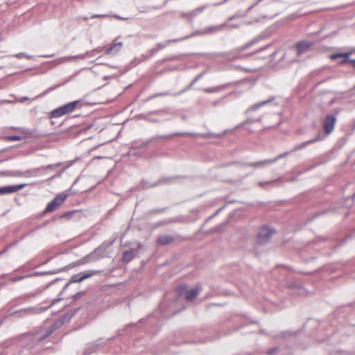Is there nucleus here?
<instances>
[{
	"label": "nucleus",
	"mask_w": 355,
	"mask_h": 355,
	"mask_svg": "<svg viewBox=\"0 0 355 355\" xmlns=\"http://www.w3.org/2000/svg\"><path fill=\"white\" fill-rule=\"evenodd\" d=\"M60 206L58 205V203L55 202V201H54L53 200H52L47 204L45 209L44 210V213H49L53 211L56 210Z\"/></svg>",
	"instance_id": "nucleus-29"
},
{
	"label": "nucleus",
	"mask_w": 355,
	"mask_h": 355,
	"mask_svg": "<svg viewBox=\"0 0 355 355\" xmlns=\"http://www.w3.org/2000/svg\"><path fill=\"white\" fill-rule=\"evenodd\" d=\"M15 57L17 58H21L23 57H25L28 59H31L32 58V55H26L25 53H19L15 55Z\"/></svg>",
	"instance_id": "nucleus-48"
},
{
	"label": "nucleus",
	"mask_w": 355,
	"mask_h": 355,
	"mask_svg": "<svg viewBox=\"0 0 355 355\" xmlns=\"http://www.w3.org/2000/svg\"><path fill=\"white\" fill-rule=\"evenodd\" d=\"M127 155L128 157H141V153L140 152L139 148L137 146H136V144H134L130 148V150L127 153Z\"/></svg>",
	"instance_id": "nucleus-28"
},
{
	"label": "nucleus",
	"mask_w": 355,
	"mask_h": 355,
	"mask_svg": "<svg viewBox=\"0 0 355 355\" xmlns=\"http://www.w3.org/2000/svg\"><path fill=\"white\" fill-rule=\"evenodd\" d=\"M62 172H63V171L57 173L56 175L51 176L50 178H49V180H51L57 177H60L62 175Z\"/></svg>",
	"instance_id": "nucleus-56"
},
{
	"label": "nucleus",
	"mask_w": 355,
	"mask_h": 355,
	"mask_svg": "<svg viewBox=\"0 0 355 355\" xmlns=\"http://www.w3.org/2000/svg\"><path fill=\"white\" fill-rule=\"evenodd\" d=\"M80 101H74L70 103H68L64 105H62V108L64 114L70 113L76 109L78 105H80Z\"/></svg>",
	"instance_id": "nucleus-17"
},
{
	"label": "nucleus",
	"mask_w": 355,
	"mask_h": 355,
	"mask_svg": "<svg viewBox=\"0 0 355 355\" xmlns=\"http://www.w3.org/2000/svg\"><path fill=\"white\" fill-rule=\"evenodd\" d=\"M171 135H172V137L175 136H184L186 135V132H175L171 134Z\"/></svg>",
	"instance_id": "nucleus-55"
},
{
	"label": "nucleus",
	"mask_w": 355,
	"mask_h": 355,
	"mask_svg": "<svg viewBox=\"0 0 355 355\" xmlns=\"http://www.w3.org/2000/svg\"><path fill=\"white\" fill-rule=\"evenodd\" d=\"M25 278H28V274L26 275H19V276H16L15 277H12L10 279V281L11 282H17L23 280Z\"/></svg>",
	"instance_id": "nucleus-41"
},
{
	"label": "nucleus",
	"mask_w": 355,
	"mask_h": 355,
	"mask_svg": "<svg viewBox=\"0 0 355 355\" xmlns=\"http://www.w3.org/2000/svg\"><path fill=\"white\" fill-rule=\"evenodd\" d=\"M29 99L28 97L27 96H24V97H21L19 99H18V102H20V103H24L26 101H28Z\"/></svg>",
	"instance_id": "nucleus-57"
},
{
	"label": "nucleus",
	"mask_w": 355,
	"mask_h": 355,
	"mask_svg": "<svg viewBox=\"0 0 355 355\" xmlns=\"http://www.w3.org/2000/svg\"><path fill=\"white\" fill-rule=\"evenodd\" d=\"M41 170H44V167H39L36 168L27 170L23 172L21 174L24 177H37L39 176L38 171Z\"/></svg>",
	"instance_id": "nucleus-23"
},
{
	"label": "nucleus",
	"mask_w": 355,
	"mask_h": 355,
	"mask_svg": "<svg viewBox=\"0 0 355 355\" xmlns=\"http://www.w3.org/2000/svg\"><path fill=\"white\" fill-rule=\"evenodd\" d=\"M227 85L228 84H224L216 87H207L204 89V91L207 93H216L220 92L223 89H225L227 87Z\"/></svg>",
	"instance_id": "nucleus-26"
},
{
	"label": "nucleus",
	"mask_w": 355,
	"mask_h": 355,
	"mask_svg": "<svg viewBox=\"0 0 355 355\" xmlns=\"http://www.w3.org/2000/svg\"><path fill=\"white\" fill-rule=\"evenodd\" d=\"M62 164V163L61 162H58V163H56L55 164H49V165H46L44 167V169H48V168H52V169H54L60 166H61Z\"/></svg>",
	"instance_id": "nucleus-47"
},
{
	"label": "nucleus",
	"mask_w": 355,
	"mask_h": 355,
	"mask_svg": "<svg viewBox=\"0 0 355 355\" xmlns=\"http://www.w3.org/2000/svg\"><path fill=\"white\" fill-rule=\"evenodd\" d=\"M110 15L107 14H95L93 15L91 18L95 19V18H106L108 17Z\"/></svg>",
	"instance_id": "nucleus-50"
},
{
	"label": "nucleus",
	"mask_w": 355,
	"mask_h": 355,
	"mask_svg": "<svg viewBox=\"0 0 355 355\" xmlns=\"http://www.w3.org/2000/svg\"><path fill=\"white\" fill-rule=\"evenodd\" d=\"M201 291L200 287L187 290L186 285H180L177 288L176 293L179 297L184 295L187 300L193 301Z\"/></svg>",
	"instance_id": "nucleus-1"
},
{
	"label": "nucleus",
	"mask_w": 355,
	"mask_h": 355,
	"mask_svg": "<svg viewBox=\"0 0 355 355\" xmlns=\"http://www.w3.org/2000/svg\"><path fill=\"white\" fill-rule=\"evenodd\" d=\"M348 62L352 63L353 64V67L355 69V60L354 59H351L350 58V60L348 61Z\"/></svg>",
	"instance_id": "nucleus-64"
},
{
	"label": "nucleus",
	"mask_w": 355,
	"mask_h": 355,
	"mask_svg": "<svg viewBox=\"0 0 355 355\" xmlns=\"http://www.w3.org/2000/svg\"><path fill=\"white\" fill-rule=\"evenodd\" d=\"M37 312V309L35 307H28L26 309H22L19 311H15L12 313V315L14 316H21L23 313L25 315H30L32 313H35Z\"/></svg>",
	"instance_id": "nucleus-21"
},
{
	"label": "nucleus",
	"mask_w": 355,
	"mask_h": 355,
	"mask_svg": "<svg viewBox=\"0 0 355 355\" xmlns=\"http://www.w3.org/2000/svg\"><path fill=\"white\" fill-rule=\"evenodd\" d=\"M339 112V110H336L335 114H327L323 121V128L325 131L326 135H329L334 130L336 119H337V114Z\"/></svg>",
	"instance_id": "nucleus-4"
},
{
	"label": "nucleus",
	"mask_w": 355,
	"mask_h": 355,
	"mask_svg": "<svg viewBox=\"0 0 355 355\" xmlns=\"http://www.w3.org/2000/svg\"><path fill=\"white\" fill-rule=\"evenodd\" d=\"M295 289H296L297 294H298V295H304L306 293L304 288H303L301 286H297Z\"/></svg>",
	"instance_id": "nucleus-45"
},
{
	"label": "nucleus",
	"mask_w": 355,
	"mask_h": 355,
	"mask_svg": "<svg viewBox=\"0 0 355 355\" xmlns=\"http://www.w3.org/2000/svg\"><path fill=\"white\" fill-rule=\"evenodd\" d=\"M227 26V23L221 24L217 26H210L205 28L202 30L197 31L194 33L189 35V36L192 37L195 35H209L214 34L218 32L222 31Z\"/></svg>",
	"instance_id": "nucleus-6"
},
{
	"label": "nucleus",
	"mask_w": 355,
	"mask_h": 355,
	"mask_svg": "<svg viewBox=\"0 0 355 355\" xmlns=\"http://www.w3.org/2000/svg\"><path fill=\"white\" fill-rule=\"evenodd\" d=\"M190 36H185V37H180V38H177V39H172V40H166L164 43H158L157 44V49H153V51H156L159 49H164L165 48L166 46H168L169 44L172 43V42H179V41H182V40H186L187 38H189Z\"/></svg>",
	"instance_id": "nucleus-20"
},
{
	"label": "nucleus",
	"mask_w": 355,
	"mask_h": 355,
	"mask_svg": "<svg viewBox=\"0 0 355 355\" xmlns=\"http://www.w3.org/2000/svg\"><path fill=\"white\" fill-rule=\"evenodd\" d=\"M273 100H274V98H270L268 100L263 101H261V102L257 103L256 104H254L253 105H252L250 107H249L246 110V114H250L251 112H255L256 110H257L261 107L271 103Z\"/></svg>",
	"instance_id": "nucleus-15"
},
{
	"label": "nucleus",
	"mask_w": 355,
	"mask_h": 355,
	"mask_svg": "<svg viewBox=\"0 0 355 355\" xmlns=\"http://www.w3.org/2000/svg\"><path fill=\"white\" fill-rule=\"evenodd\" d=\"M291 152V151H288V152H285V153H281L279 154L277 157L273 158V159H270V160H274V163H275L277 161H278L279 159L281 158H283V157H286L287 155H288Z\"/></svg>",
	"instance_id": "nucleus-42"
},
{
	"label": "nucleus",
	"mask_w": 355,
	"mask_h": 355,
	"mask_svg": "<svg viewBox=\"0 0 355 355\" xmlns=\"http://www.w3.org/2000/svg\"><path fill=\"white\" fill-rule=\"evenodd\" d=\"M351 54H352L351 52H347V53H334V54L331 55L330 58L332 60H336L339 58H343V59L340 61V63L341 64H343L348 62V61L350 60L349 56Z\"/></svg>",
	"instance_id": "nucleus-18"
},
{
	"label": "nucleus",
	"mask_w": 355,
	"mask_h": 355,
	"mask_svg": "<svg viewBox=\"0 0 355 355\" xmlns=\"http://www.w3.org/2000/svg\"><path fill=\"white\" fill-rule=\"evenodd\" d=\"M274 164V160H270V159L259 161L256 162H246L241 163V164L243 166H252L255 168H263L267 165Z\"/></svg>",
	"instance_id": "nucleus-14"
},
{
	"label": "nucleus",
	"mask_w": 355,
	"mask_h": 355,
	"mask_svg": "<svg viewBox=\"0 0 355 355\" xmlns=\"http://www.w3.org/2000/svg\"><path fill=\"white\" fill-rule=\"evenodd\" d=\"M105 254L106 253L102 249H101L100 246L90 253L94 261L105 257Z\"/></svg>",
	"instance_id": "nucleus-22"
},
{
	"label": "nucleus",
	"mask_w": 355,
	"mask_h": 355,
	"mask_svg": "<svg viewBox=\"0 0 355 355\" xmlns=\"http://www.w3.org/2000/svg\"><path fill=\"white\" fill-rule=\"evenodd\" d=\"M202 76V73H200L198 74L191 82V83L189 84V85H188L186 88H184V89H182V91H180V92H178V93H175L174 95L175 96H178V95H180V94H182V93H184V92L187 91L188 89H189Z\"/></svg>",
	"instance_id": "nucleus-33"
},
{
	"label": "nucleus",
	"mask_w": 355,
	"mask_h": 355,
	"mask_svg": "<svg viewBox=\"0 0 355 355\" xmlns=\"http://www.w3.org/2000/svg\"><path fill=\"white\" fill-rule=\"evenodd\" d=\"M76 58L85 60L87 58V56H86L85 53L79 54V55H68V56L60 58L57 59L55 62L58 64H60L65 63V62H69Z\"/></svg>",
	"instance_id": "nucleus-12"
},
{
	"label": "nucleus",
	"mask_w": 355,
	"mask_h": 355,
	"mask_svg": "<svg viewBox=\"0 0 355 355\" xmlns=\"http://www.w3.org/2000/svg\"><path fill=\"white\" fill-rule=\"evenodd\" d=\"M101 51V48H97L96 49L85 52L87 58L95 56L96 52H100Z\"/></svg>",
	"instance_id": "nucleus-39"
},
{
	"label": "nucleus",
	"mask_w": 355,
	"mask_h": 355,
	"mask_svg": "<svg viewBox=\"0 0 355 355\" xmlns=\"http://www.w3.org/2000/svg\"><path fill=\"white\" fill-rule=\"evenodd\" d=\"M186 135L191 136V137H200L205 139H208L210 137H219L223 135V134H215L213 132H207V133H196L192 132H186Z\"/></svg>",
	"instance_id": "nucleus-16"
},
{
	"label": "nucleus",
	"mask_w": 355,
	"mask_h": 355,
	"mask_svg": "<svg viewBox=\"0 0 355 355\" xmlns=\"http://www.w3.org/2000/svg\"><path fill=\"white\" fill-rule=\"evenodd\" d=\"M277 180H271V181H266V182H258V185L261 187H265L266 185L267 184H272L275 182H276Z\"/></svg>",
	"instance_id": "nucleus-49"
},
{
	"label": "nucleus",
	"mask_w": 355,
	"mask_h": 355,
	"mask_svg": "<svg viewBox=\"0 0 355 355\" xmlns=\"http://www.w3.org/2000/svg\"><path fill=\"white\" fill-rule=\"evenodd\" d=\"M6 139L8 141H21L22 139L21 137L17 135H11L7 136Z\"/></svg>",
	"instance_id": "nucleus-44"
},
{
	"label": "nucleus",
	"mask_w": 355,
	"mask_h": 355,
	"mask_svg": "<svg viewBox=\"0 0 355 355\" xmlns=\"http://www.w3.org/2000/svg\"><path fill=\"white\" fill-rule=\"evenodd\" d=\"M330 355H353V354L349 352H347L337 351V352L331 353Z\"/></svg>",
	"instance_id": "nucleus-46"
},
{
	"label": "nucleus",
	"mask_w": 355,
	"mask_h": 355,
	"mask_svg": "<svg viewBox=\"0 0 355 355\" xmlns=\"http://www.w3.org/2000/svg\"><path fill=\"white\" fill-rule=\"evenodd\" d=\"M12 128L14 129V130H21L23 132H26V129L24 128H21V127H12Z\"/></svg>",
	"instance_id": "nucleus-60"
},
{
	"label": "nucleus",
	"mask_w": 355,
	"mask_h": 355,
	"mask_svg": "<svg viewBox=\"0 0 355 355\" xmlns=\"http://www.w3.org/2000/svg\"><path fill=\"white\" fill-rule=\"evenodd\" d=\"M112 339V338L107 340L99 338L93 343H89L85 349L83 355H90L91 354L97 352L102 346L105 345L107 343Z\"/></svg>",
	"instance_id": "nucleus-3"
},
{
	"label": "nucleus",
	"mask_w": 355,
	"mask_h": 355,
	"mask_svg": "<svg viewBox=\"0 0 355 355\" xmlns=\"http://www.w3.org/2000/svg\"><path fill=\"white\" fill-rule=\"evenodd\" d=\"M168 95H171V93L168 92H160V93H156L150 96H149L148 98V100H151V99H153L155 98H157V97H159V96H168Z\"/></svg>",
	"instance_id": "nucleus-38"
},
{
	"label": "nucleus",
	"mask_w": 355,
	"mask_h": 355,
	"mask_svg": "<svg viewBox=\"0 0 355 355\" xmlns=\"http://www.w3.org/2000/svg\"><path fill=\"white\" fill-rule=\"evenodd\" d=\"M260 40H261V38H259V37H255V38L252 39V40L249 41L244 46H243L240 48L236 49L232 51L231 52L223 53L221 54V55L228 58H233V59L241 58L242 57L241 55L242 51H243L244 50L247 49L248 48L252 46V45L257 44Z\"/></svg>",
	"instance_id": "nucleus-2"
},
{
	"label": "nucleus",
	"mask_w": 355,
	"mask_h": 355,
	"mask_svg": "<svg viewBox=\"0 0 355 355\" xmlns=\"http://www.w3.org/2000/svg\"><path fill=\"white\" fill-rule=\"evenodd\" d=\"M226 27H228L230 28H238L239 25H236V24H227Z\"/></svg>",
	"instance_id": "nucleus-61"
},
{
	"label": "nucleus",
	"mask_w": 355,
	"mask_h": 355,
	"mask_svg": "<svg viewBox=\"0 0 355 355\" xmlns=\"http://www.w3.org/2000/svg\"><path fill=\"white\" fill-rule=\"evenodd\" d=\"M334 211V209H327L324 210L322 213H318V214H317V216H319V215H320V214H327V213H328V212H329V211Z\"/></svg>",
	"instance_id": "nucleus-59"
},
{
	"label": "nucleus",
	"mask_w": 355,
	"mask_h": 355,
	"mask_svg": "<svg viewBox=\"0 0 355 355\" xmlns=\"http://www.w3.org/2000/svg\"><path fill=\"white\" fill-rule=\"evenodd\" d=\"M64 115H65V114L63 112V110H62V108L61 106L54 109L50 113L51 118H59Z\"/></svg>",
	"instance_id": "nucleus-31"
},
{
	"label": "nucleus",
	"mask_w": 355,
	"mask_h": 355,
	"mask_svg": "<svg viewBox=\"0 0 355 355\" xmlns=\"http://www.w3.org/2000/svg\"><path fill=\"white\" fill-rule=\"evenodd\" d=\"M65 270V268H63L59 270H54V271H52V272H33V273H30V274H28V277H37V276H40V275H45V274H55L60 271H64Z\"/></svg>",
	"instance_id": "nucleus-34"
},
{
	"label": "nucleus",
	"mask_w": 355,
	"mask_h": 355,
	"mask_svg": "<svg viewBox=\"0 0 355 355\" xmlns=\"http://www.w3.org/2000/svg\"><path fill=\"white\" fill-rule=\"evenodd\" d=\"M208 7V6H201V7H199L192 11H191L190 12L187 13L186 15V16H187L188 17H190V18H192L193 17H195L196 15L202 12L205 8H207Z\"/></svg>",
	"instance_id": "nucleus-32"
},
{
	"label": "nucleus",
	"mask_w": 355,
	"mask_h": 355,
	"mask_svg": "<svg viewBox=\"0 0 355 355\" xmlns=\"http://www.w3.org/2000/svg\"><path fill=\"white\" fill-rule=\"evenodd\" d=\"M115 241V239H112V240H109V241H106L105 242H103L101 245V249H102L105 253H106V250L107 249L110 247L112 245H113V243H114Z\"/></svg>",
	"instance_id": "nucleus-35"
},
{
	"label": "nucleus",
	"mask_w": 355,
	"mask_h": 355,
	"mask_svg": "<svg viewBox=\"0 0 355 355\" xmlns=\"http://www.w3.org/2000/svg\"><path fill=\"white\" fill-rule=\"evenodd\" d=\"M295 334V332L294 331H286L282 333L283 338H288L289 336H294Z\"/></svg>",
	"instance_id": "nucleus-51"
},
{
	"label": "nucleus",
	"mask_w": 355,
	"mask_h": 355,
	"mask_svg": "<svg viewBox=\"0 0 355 355\" xmlns=\"http://www.w3.org/2000/svg\"><path fill=\"white\" fill-rule=\"evenodd\" d=\"M63 323H64L63 320H57L54 324H53L50 327L55 331L57 329L60 327Z\"/></svg>",
	"instance_id": "nucleus-40"
},
{
	"label": "nucleus",
	"mask_w": 355,
	"mask_h": 355,
	"mask_svg": "<svg viewBox=\"0 0 355 355\" xmlns=\"http://www.w3.org/2000/svg\"><path fill=\"white\" fill-rule=\"evenodd\" d=\"M279 350V347H273L268 351V355H273Z\"/></svg>",
	"instance_id": "nucleus-54"
},
{
	"label": "nucleus",
	"mask_w": 355,
	"mask_h": 355,
	"mask_svg": "<svg viewBox=\"0 0 355 355\" xmlns=\"http://www.w3.org/2000/svg\"><path fill=\"white\" fill-rule=\"evenodd\" d=\"M68 193L65 192H61L55 196L53 200L55 201V202H57L59 206H60L68 198Z\"/></svg>",
	"instance_id": "nucleus-25"
},
{
	"label": "nucleus",
	"mask_w": 355,
	"mask_h": 355,
	"mask_svg": "<svg viewBox=\"0 0 355 355\" xmlns=\"http://www.w3.org/2000/svg\"><path fill=\"white\" fill-rule=\"evenodd\" d=\"M154 137H155V140L157 139H169V138L172 137V135H171V134L170 135H162L155 136Z\"/></svg>",
	"instance_id": "nucleus-52"
},
{
	"label": "nucleus",
	"mask_w": 355,
	"mask_h": 355,
	"mask_svg": "<svg viewBox=\"0 0 355 355\" xmlns=\"http://www.w3.org/2000/svg\"><path fill=\"white\" fill-rule=\"evenodd\" d=\"M155 141V137H151L146 141H142L140 144L136 145L139 149L146 148L150 143Z\"/></svg>",
	"instance_id": "nucleus-36"
},
{
	"label": "nucleus",
	"mask_w": 355,
	"mask_h": 355,
	"mask_svg": "<svg viewBox=\"0 0 355 355\" xmlns=\"http://www.w3.org/2000/svg\"><path fill=\"white\" fill-rule=\"evenodd\" d=\"M99 273L98 270H90L87 272H83L82 273L76 274L73 275L71 277V279L69 283H67L65 286L64 287V289H66L70 284L71 283H78L81 282L83 280L89 278L95 275H97Z\"/></svg>",
	"instance_id": "nucleus-5"
},
{
	"label": "nucleus",
	"mask_w": 355,
	"mask_h": 355,
	"mask_svg": "<svg viewBox=\"0 0 355 355\" xmlns=\"http://www.w3.org/2000/svg\"><path fill=\"white\" fill-rule=\"evenodd\" d=\"M136 250H130L128 251H125L123 253V261L125 263L130 262L131 260L134 259L135 257Z\"/></svg>",
	"instance_id": "nucleus-24"
},
{
	"label": "nucleus",
	"mask_w": 355,
	"mask_h": 355,
	"mask_svg": "<svg viewBox=\"0 0 355 355\" xmlns=\"http://www.w3.org/2000/svg\"><path fill=\"white\" fill-rule=\"evenodd\" d=\"M74 162H75V161H74V160H73V161H69V162H66V163H65V164H66L65 168H69V167H70L71 166H72V165L73 164Z\"/></svg>",
	"instance_id": "nucleus-58"
},
{
	"label": "nucleus",
	"mask_w": 355,
	"mask_h": 355,
	"mask_svg": "<svg viewBox=\"0 0 355 355\" xmlns=\"http://www.w3.org/2000/svg\"><path fill=\"white\" fill-rule=\"evenodd\" d=\"M262 121V117H259L258 119H248L247 121H246V123H254V122H261Z\"/></svg>",
	"instance_id": "nucleus-53"
},
{
	"label": "nucleus",
	"mask_w": 355,
	"mask_h": 355,
	"mask_svg": "<svg viewBox=\"0 0 355 355\" xmlns=\"http://www.w3.org/2000/svg\"><path fill=\"white\" fill-rule=\"evenodd\" d=\"M168 180V178L160 179L159 181H155L153 182H150L148 180H142L140 187H141V189H149V188H153V187H157L158 185H160V184L167 182Z\"/></svg>",
	"instance_id": "nucleus-13"
},
{
	"label": "nucleus",
	"mask_w": 355,
	"mask_h": 355,
	"mask_svg": "<svg viewBox=\"0 0 355 355\" xmlns=\"http://www.w3.org/2000/svg\"><path fill=\"white\" fill-rule=\"evenodd\" d=\"M54 331L52 329L51 327H48L43 334H38L36 336V338L39 341H42L49 337L51 334H53Z\"/></svg>",
	"instance_id": "nucleus-27"
},
{
	"label": "nucleus",
	"mask_w": 355,
	"mask_h": 355,
	"mask_svg": "<svg viewBox=\"0 0 355 355\" xmlns=\"http://www.w3.org/2000/svg\"><path fill=\"white\" fill-rule=\"evenodd\" d=\"M275 233V230L273 228H269L267 226L263 227L258 234L257 237V241L260 244H265L271 238L272 235Z\"/></svg>",
	"instance_id": "nucleus-7"
},
{
	"label": "nucleus",
	"mask_w": 355,
	"mask_h": 355,
	"mask_svg": "<svg viewBox=\"0 0 355 355\" xmlns=\"http://www.w3.org/2000/svg\"><path fill=\"white\" fill-rule=\"evenodd\" d=\"M173 240H174V238L173 236L168 235V234H164V235H161L158 237L157 243L160 245H168V244H170L171 243H172L173 241Z\"/></svg>",
	"instance_id": "nucleus-19"
},
{
	"label": "nucleus",
	"mask_w": 355,
	"mask_h": 355,
	"mask_svg": "<svg viewBox=\"0 0 355 355\" xmlns=\"http://www.w3.org/2000/svg\"><path fill=\"white\" fill-rule=\"evenodd\" d=\"M313 43L306 40H302L296 44V49L298 55H302L306 52L309 49L313 46Z\"/></svg>",
	"instance_id": "nucleus-10"
},
{
	"label": "nucleus",
	"mask_w": 355,
	"mask_h": 355,
	"mask_svg": "<svg viewBox=\"0 0 355 355\" xmlns=\"http://www.w3.org/2000/svg\"><path fill=\"white\" fill-rule=\"evenodd\" d=\"M26 186V184H20L17 185H9L0 187V195L15 193Z\"/></svg>",
	"instance_id": "nucleus-9"
},
{
	"label": "nucleus",
	"mask_w": 355,
	"mask_h": 355,
	"mask_svg": "<svg viewBox=\"0 0 355 355\" xmlns=\"http://www.w3.org/2000/svg\"><path fill=\"white\" fill-rule=\"evenodd\" d=\"M353 237H355V229H354V230H353L350 232V234H349L347 236H346V237H345V238L342 241V242H341L340 243H339V245H342L343 243H345L347 240H349V239H352V238H353Z\"/></svg>",
	"instance_id": "nucleus-43"
},
{
	"label": "nucleus",
	"mask_w": 355,
	"mask_h": 355,
	"mask_svg": "<svg viewBox=\"0 0 355 355\" xmlns=\"http://www.w3.org/2000/svg\"><path fill=\"white\" fill-rule=\"evenodd\" d=\"M83 295V292H79L75 295L74 297H75V299H77V298L80 297V296H82Z\"/></svg>",
	"instance_id": "nucleus-63"
},
{
	"label": "nucleus",
	"mask_w": 355,
	"mask_h": 355,
	"mask_svg": "<svg viewBox=\"0 0 355 355\" xmlns=\"http://www.w3.org/2000/svg\"><path fill=\"white\" fill-rule=\"evenodd\" d=\"M323 139V137L321 136V135H318L317 137H314L313 139H310V140H308V141H304L300 144H297L296 145L293 149L291 150V152H295V151H297V150H300L302 148H306L307 146H309V144H313L315 142H317V141H321Z\"/></svg>",
	"instance_id": "nucleus-11"
},
{
	"label": "nucleus",
	"mask_w": 355,
	"mask_h": 355,
	"mask_svg": "<svg viewBox=\"0 0 355 355\" xmlns=\"http://www.w3.org/2000/svg\"><path fill=\"white\" fill-rule=\"evenodd\" d=\"M164 306H165V302H162L159 307V309L160 310V313H161V315L162 318H167L175 313V312H171V313L168 312L166 310H165Z\"/></svg>",
	"instance_id": "nucleus-30"
},
{
	"label": "nucleus",
	"mask_w": 355,
	"mask_h": 355,
	"mask_svg": "<svg viewBox=\"0 0 355 355\" xmlns=\"http://www.w3.org/2000/svg\"><path fill=\"white\" fill-rule=\"evenodd\" d=\"M94 261L92 257L91 256L90 253L82 258L81 259L78 261V264H85L88 262Z\"/></svg>",
	"instance_id": "nucleus-37"
},
{
	"label": "nucleus",
	"mask_w": 355,
	"mask_h": 355,
	"mask_svg": "<svg viewBox=\"0 0 355 355\" xmlns=\"http://www.w3.org/2000/svg\"><path fill=\"white\" fill-rule=\"evenodd\" d=\"M123 42L115 39L112 45L105 50V53L110 55H116L122 49Z\"/></svg>",
	"instance_id": "nucleus-8"
},
{
	"label": "nucleus",
	"mask_w": 355,
	"mask_h": 355,
	"mask_svg": "<svg viewBox=\"0 0 355 355\" xmlns=\"http://www.w3.org/2000/svg\"><path fill=\"white\" fill-rule=\"evenodd\" d=\"M114 17L115 18L119 19H121V20H128V17H121V16H119V15H115Z\"/></svg>",
	"instance_id": "nucleus-62"
}]
</instances>
